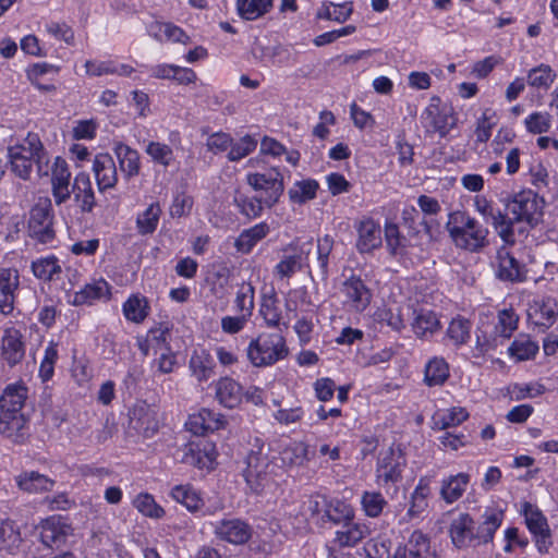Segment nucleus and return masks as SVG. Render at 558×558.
I'll return each instance as SVG.
<instances>
[{
  "mask_svg": "<svg viewBox=\"0 0 558 558\" xmlns=\"http://www.w3.org/2000/svg\"><path fill=\"white\" fill-rule=\"evenodd\" d=\"M275 465L266 451L265 444L255 438L246 457L243 476L250 489L262 494L272 485Z\"/></svg>",
  "mask_w": 558,
  "mask_h": 558,
  "instance_id": "nucleus-1",
  "label": "nucleus"
},
{
  "mask_svg": "<svg viewBox=\"0 0 558 558\" xmlns=\"http://www.w3.org/2000/svg\"><path fill=\"white\" fill-rule=\"evenodd\" d=\"M447 229L460 248L476 252L487 244V229L470 218L465 211H450Z\"/></svg>",
  "mask_w": 558,
  "mask_h": 558,
  "instance_id": "nucleus-2",
  "label": "nucleus"
},
{
  "mask_svg": "<svg viewBox=\"0 0 558 558\" xmlns=\"http://www.w3.org/2000/svg\"><path fill=\"white\" fill-rule=\"evenodd\" d=\"M286 338L280 332H262L252 339L246 356L255 367L272 366L289 355Z\"/></svg>",
  "mask_w": 558,
  "mask_h": 558,
  "instance_id": "nucleus-3",
  "label": "nucleus"
},
{
  "mask_svg": "<svg viewBox=\"0 0 558 558\" xmlns=\"http://www.w3.org/2000/svg\"><path fill=\"white\" fill-rule=\"evenodd\" d=\"M27 398L23 384L9 385L0 397V434L13 437L24 425L21 410Z\"/></svg>",
  "mask_w": 558,
  "mask_h": 558,
  "instance_id": "nucleus-4",
  "label": "nucleus"
},
{
  "mask_svg": "<svg viewBox=\"0 0 558 558\" xmlns=\"http://www.w3.org/2000/svg\"><path fill=\"white\" fill-rule=\"evenodd\" d=\"M246 181L255 191L254 199L258 203V209L275 206L284 190L283 177L277 168L248 173Z\"/></svg>",
  "mask_w": 558,
  "mask_h": 558,
  "instance_id": "nucleus-5",
  "label": "nucleus"
},
{
  "mask_svg": "<svg viewBox=\"0 0 558 558\" xmlns=\"http://www.w3.org/2000/svg\"><path fill=\"white\" fill-rule=\"evenodd\" d=\"M519 316L513 310H502L498 313L497 323L494 327V335L492 338L476 335L475 354L477 356L484 355L487 352L497 349L499 344L509 339L517 330Z\"/></svg>",
  "mask_w": 558,
  "mask_h": 558,
  "instance_id": "nucleus-6",
  "label": "nucleus"
},
{
  "mask_svg": "<svg viewBox=\"0 0 558 558\" xmlns=\"http://www.w3.org/2000/svg\"><path fill=\"white\" fill-rule=\"evenodd\" d=\"M342 304L350 311L362 313L372 301V291L360 276L351 274L339 287Z\"/></svg>",
  "mask_w": 558,
  "mask_h": 558,
  "instance_id": "nucleus-7",
  "label": "nucleus"
},
{
  "mask_svg": "<svg viewBox=\"0 0 558 558\" xmlns=\"http://www.w3.org/2000/svg\"><path fill=\"white\" fill-rule=\"evenodd\" d=\"M40 148V138L35 133H28L25 140L9 148L12 171L23 180L29 178L33 169V151Z\"/></svg>",
  "mask_w": 558,
  "mask_h": 558,
  "instance_id": "nucleus-8",
  "label": "nucleus"
},
{
  "mask_svg": "<svg viewBox=\"0 0 558 558\" xmlns=\"http://www.w3.org/2000/svg\"><path fill=\"white\" fill-rule=\"evenodd\" d=\"M541 214L542 211H498V216L495 217L496 230L506 244H512L514 233L525 231L523 222L533 226Z\"/></svg>",
  "mask_w": 558,
  "mask_h": 558,
  "instance_id": "nucleus-9",
  "label": "nucleus"
},
{
  "mask_svg": "<svg viewBox=\"0 0 558 558\" xmlns=\"http://www.w3.org/2000/svg\"><path fill=\"white\" fill-rule=\"evenodd\" d=\"M170 495L189 511L201 512L202 515H213L223 509V502L219 499L207 505L201 494L190 484L174 486Z\"/></svg>",
  "mask_w": 558,
  "mask_h": 558,
  "instance_id": "nucleus-10",
  "label": "nucleus"
},
{
  "mask_svg": "<svg viewBox=\"0 0 558 558\" xmlns=\"http://www.w3.org/2000/svg\"><path fill=\"white\" fill-rule=\"evenodd\" d=\"M41 543L49 548H59L72 542L74 529L62 517L52 515L39 525Z\"/></svg>",
  "mask_w": 558,
  "mask_h": 558,
  "instance_id": "nucleus-11",
  "label": "nucleus"
},
{
  "mask_svg": "<svg viewBox=\"0 0 558 558\" xmlns=\"http://www.w3.org/2000/svg\"><path fill=\"white\" fill-rule=\"evenodd\" d=\"M404 465L405 459L399 448L391 446L381 450L376 466L377 483L386 485L399 482Z\"/></svg>",
  "mask_w": 558,
  "mask_h": 558,
  "instance_id": "nucleus-12",
  "label": "nucleus"
},
{
  "mask_svg": "<svg viewBox=\"0 0 558 558\" xmlns=\"http://www.w3.org/2000/svg\"><path fill=\"white\" fill-rule=\"evenodd\" d=\"M422 121L428 132L438 133L444 137L456 126L457 118L452 108L432 102L423 112Z\"/></svg>",
  "mask_w": 558,
  "mask_h": 558,
  "instance_id": "nucleus-13",
  "label": "nucleus"
},
{
  "mask_svg": "<svg viewBox=\"0 0 558 558\" xmlns=\"http://www.w3.org/2000/svg\"><path fill=\"white\" fill-rule=\"evenodd\" d=\"M522 514L529 531L535 536L539 551H546L550 544V533L546 517L534 505L525 501L522 504Z\"/></svg>",
  "mask_w": 558,
  "mask_h": 558,
  "instance_id": "nucleus-14",
  "label": "nucleus"
},
{
  "mask_svg": "<svg viewBox=\"0 0 558 558\" xmlns=\"http://www.w3.org/2000/svg\"><path fill=\"white\" fill-rule=\"evenodd\" d=\"M217 538L233 545L245 544L252 536V527L239 518L222 519L214 524Z\"/></svg>",
  "mask_w": 558,
  "mask_h": 558,
  "instance_id": "nucleus-15",
  "label": "nucleus"
},
{
  "mask_svg": "<svg viewBox=\"0 0 558 558\" xmlns=\"http://www.w3.org/2000/svg\"><path fill=\"white\" fill-rule=\"evenodd\" d=\"M527 316L537 327L548 329L558 319V302L551 296L536 299L530 305Z\"/></svg>",
  "mask_w": 558,
  "mask_h": 558,
  "instance_id": "nucleus-16",
  "label": "nucleus"
},
{
  "mask_svg": "<svg viewBox=\"0 0 558 558\" xmlns=\"http://www.w3.org/2000/svg\"><path fill=\"white\" fill-rule=\"evenodd\" d=\"M53 226V215L51 211H31L27 232L33 240L41 244H48L56 236Z\"/></svg>",
  "mask_w": 558,
  "mask_h": 558,
  "instance_id": "nucleus-17",
  "label": "nucleus"
},
{
  "mask_svg": "<svg viewBox=\"0 0 558 558\" xmlns=\"http://www.w3.org/2000/svg\"><path fill=\"white\" fill-rule=\"evenodd\" d=\"M217 453L215 446L207 440L190 442L183 456V462L198 469H213Z\"/></svg>",
  "mask_w": 558,
  "mask_h": 558,
  "instance_id": "nucleus-18",
  "label": "nucleus"
},
{
  "mask_svg": "<svg viewBox=\"0 0 558 558\" xmlns=\"http://www.w3.org/2000/svg\"><path fill=\"white\" fill-rule=\"evenodd\" d=\"M20 286L19 271L11 267H0V311L10 314L14 307L15 293Z\"/></svg>",
  "mask_w": 558,
  "mask_h": 558,
  "instance_id": "nucleus-19",
  "label": "nucleus"
},
{
  "mask_svg": "<svg viewBox=\"0 0 558 558\" xmlns=\"http://www.w3.org/2000/svg\"><path fill=\"white\" fill-rule=\"evenodd\" d=\"M225 424L222 414L209 409H202L198 413L189 416L185 426L194 435H205L222 428Z\"/></svg>",
  "mask_w": 558,
  "mask_h": 558,
  "instance_id": "nucleus-20",
  "label": "nucleus"
},
{
  "mask_svg": "<svg viewBox=\"0 0 558 558\" xmlns=\"http://www.w3.org/2000/svg\"><path fill=\"white\" fill-rule=\"evenodd\" d=\"M383 244L381 229L374 220H362L357 227L356 250L361 254H369Z\"/></svg>",
  "mask_w": 558,
  "mask_h": 558,
  "instance_id": "nucleus-21",
  "label": "nucleus"
},
{
  "mask_svg": "<svg viewBox=\"0 0 558 558\" xmlns=\"http://www.w3.org/2000/svg\"><path fill=\"white\" fill-rule=\"evenodd\" d=\"M109 298L110 286L105 279L100 278L92 280L76 291L69 303L74 306L90 305L95 301L108 300Z\"/></svg>",
  "mask_w": 558,
  "mask_h": 558,
  "instance_id": "nucleus-22",
  "label": "nucleus"
},
{
  "mask_svg": "<svg viewBox=\"0 0 558 558\" xmlns=\"http://www.w3.org/2000/svg\"><path fill=\"white\" fill-rule=\"evenodd\" d=\"M71 173L68 163L61 157L54 159L51 167L52 195L57 206L70 198L69 182Z\"/></svg>",
  "mask_w": 558,
  "mask_h": 558,
  "instance_id": "nucleus-23",
  "label": "nucleus"
},
{
  "mask_svg": "<svg viewBox=\"0 0 558 558\" xmlns=\"http://www.w3.org/2000/svg\"><path fill=\"white\" fill-rule=\"evenodd\" d=\"M449 533L453 545L458 548H465L473 542L477 543L474 521L468 513H461L452 520Z\"/></svg>",
  "mask_w": 558,
  "mask_h": 558,
  "instance_id": "nucleus-24",
  "label": "nucleus"
},
{
  "mask_svg": "<svg viewBox=\"0 0 558 558\" xmlns=\"http://www.w3.org/2000/svg\"><path fill=\"white\" fill-rule=\"evenodd\" d=\"M505 517V511L497 505L486 507L482 522L480 523L476 537L477 544H487L493 541L496 531L500 527Z\"/></svg>",
  "mask_w": 558,
  "mask_h": 558,
  "instance_id": "nucleus-25",
  "label": "nucleus"
},
{
  "mask_svg": "<svg viewBox=\"0 0 558 558\" xmlns=\"http://www.w3.org/2000/svg\"><path fill=\"white\" fill-rule=\"evenodd\" d=\"M93 171L100 191L111 189L118 181L117 168L109 154H98L93 161Z\"/></svg>",
  "mask_w": 558,
  "mask_h": 558,
  "instance_id": "nucleus-26",
  "label": "nucleus"
},
{
  "mask_svg": "<svg viewBox=\"0 0 558 558\" xmlns=\"http://www.w3.org/2000/svg\"><path fill=\"white\" fill-rule=\"evenodd\" d=\"M430 495L429 482L426 478H420L416 487L412 492L409 501V508L403 520L410 522L420 519L428 508V497Z\"/></svg>",
  "mask_w": 558,
  "mask_h": 558,
  "instance_id": "nucleus-27",
  "label": "nucleus"
},
{
  "mask_svg": "<svg viewBox=\"0 0 558 558\" xmlns=\"http://www.w3.org/2000/svg\"><path fill=\"white\" fill-rule=\"evenodd\" d=\"M215 396L217 401L228 409L238 407L243 398L242 387L230 377H222L215 383Z\"/></svg>",
  "mask_w": 558,
  "mask_h": 558,
  "instance_id": "nucleus-28",
  "label": "nucleus"
},
{
  "mask_svg": "<svg viewBox=\"0 0 558 558\" xmlns=\"http://www.w3.org/2000/svg\"><path fill=\"white\" fill-rule=\"evenodd\" d=\"M131 425L144 437H153L159 428L157 413L145 404L136 407L131 416Z\"/></svg>",
  "mask_w": 558,
  "mask_h": 558,
  "instance_id": "nucleus-29",
  "label": "nucleus"
},
{
  "mask_svg": "<svg viewBox=\"0 0 558 558\" xmlns=\"http://www.w3.org/2000/svg\"><path fill=\"white\" fill-rule=\"evenodd\" d=\"M215 360L205 349H195L189 361V368L197 381H207L215 374Z\"/></svg>",
  "mask_w": 558,
  "mask_h": 558,
  "instance_id": "nucleus-30",
  "label": "nucleus"
},
{
  "mask_svg": "<svg viewBox=\"0 0 558 558\" xmlns=\"http://www.w3.org/2000/svg\"><path fill=\"white\" fill-rule=\"evenodd\" d=\"M369 533L368 527L361 522L349 520L341 524V529L336 532L333 542L340 547H353L364 539Z\"/></svg>",
  "mask_w": 558,
  "mask_h": 558,
  "instance_id": "nucleus-31",
  "label": "nucleus"
},
{
  "mask_svg": "<svg viewBox=\"0 0 558 558\" xmlns=\"http://www.w3.org/2000/svg\"><path fill=\"white\" fill-rule=\"evenodd\" d=\"M2 356L10 366H14L22 361L25 354L22 336L16 329H7L2 337Z\"/></svg>",
  "mask_w": 558,
  "mask_h": 558,
  "instance_id": "nucleus-32",
  "label": "nucleus"
},
{
  "mask_svg": "<svg viewBox=\"0 0 558 558\" xmlns=\"http://www.w3.org/2000/svg\"><path fill=\"white\" fill-rule=\"evenodd\" d=\"M496 258L499 279L506 281H521L523 279L521 265L506 246L498 250Z\"/></svg>",
  "mask_w": 558,
  "mask_h": 558,
  "instance_id": "nucleus-33",
  "label": "nucleus"
},
{
  "mask_svg": "<svg viewBox=\"0 0 558 558\" xmlns=\"http://www.w3.org/2000/svg\"><path fill=\"white\" fill-rule=\"evenodd\" d=\"M470 483L468 473L450 475L441 481L440 496L446 504L451 505L459 500Z\"/></svg>",
  "mask_w": 558,
  "mask_h": 558,
  "instance_id": "nucleus-34",
  "label": "nucleus"
},
{
  "mask_svg": "<svg viewBox=\"0 0 558 558\" xmlns=\"http://www.w3.org/2000/svg\"><path fill=\"white\" fill-rule=\"evenodd\" d=\"M450 376L449 364L441 356L429 359L424 367V384L428 387L442 386Z\"/></svg>",
  "mask_w": 558,
  "mask_h": 558,
  "instance_id": "nucleus-35",
  "label": "nucleus"
},
{
  "mask_svg": "<svg viewBox=\"0 0 558 558\" xmlns=\"http://www.w3.org/2000/svg\"><path fill=\"white\" fill-rule=\"evenodd\" d=\"M469 418V412L462 407H452L445 410H438L433 415V428L445 430L458 426Z\"/></svg>",
  "mask_w": 558,
  "mask_h": 558,
  "instance_id": "nucleus-36",
  "label": "nucleus"
},
{
  "mask_svg": "<svg viewBox=\"0 0 558 558\" xmlns=\"http://www.w3.org/2000/svg\"><path fill=\"white\" fill-rule=\"evenodd\" d=\"M33 275L43 281H54L60 278L62 266L54 255L40 257L31 265Z\"/></svg>",
  "mask_w": 558,
  "mask_h": 558,
  "instance_id": "nucleus-37",
  "label": "nucleus"
},
{
  "mask_svg": "<svg viewBox=\"0 0 558 558\" xmlns=\"http://www.w3.org/2000/svg\"><path fill=\"white\" fill-rule=\"evenodd\" d=\"M412 328L417 337L427 338L440 329V322L434 312L422 308L414 311Z\"/></svg>",
  "mask_w": 558,
  "mask_h": 558,
  "instance_id": "nucleus-38",
  "label": "nucleus"
},
{
  "mask_svg": "<svg viewBox=\"0 0 558 558\" xmlns=\"http://www.w3.org/2000/svg\"><path fill=\"white\" fill-rule=\"evenodd\" d=\"M122 311L128 320L141 324L149 315L150 306L145 296L133 294L123 303Z\"/></svg>",
  "mask_w": 558,
  "mask_h": 558,
  "instance_id": "nucleus-39",
  "label": "nucleus"
},
{
  "mask_svg": "<svg viewBox=\"0 0 558 558\" xmlns=\"http://www.w3.org/2000/svg\"><path fill=\"white\" fill-rule=\"evenodd\" d=\"M19 487L31 494L48 492L53 487L54 482L38 472H24L16 477Z\"/></svg>",
  "mask_w": 558,
  "mask_h": 558,
  "instance_id": "nucleus-40",
  "label": "nucleus"
},
{
  "mask_svg": "<svg viewBox=\"0 0 558 558\" xmlns=\"http://www.w3.org/2000/svg\"><path fill=\"white\" fill-rule=\"evenodd\" d=\"M114 154L119 160L120 170L128 177L137 175L140 172V155L137 150L130 146L118 143L114 147Z\"/></svg>",
  "mask_w": 558,
  "mask_h": 558,
  "instance_id": "nucleus-41",
  "label": "nucleus"
},
{
  "mask_svg": "<svg viewBox=\"0 0 558 558\" xmlns=\"http://www.w3.org/2000/svg\"><path fill=\"white\" fill-rule=\"evenodd\" d=\"M73 193L76 206L80 209H92L97 205L88 174L80 173L75 177Z\"/></svg>",
  "mask_w": 558,
  "mask_h": 558,
  "instance_id": "nucleus-42",
  "label": "nucleus"
},
{
  "mask_svg": "<svg viewBox=\"0 0 558 558\" xmlns=\"http://www.w3.org/2000/svg\"><path fill=\"white\" fill-rule=\"evenodd\" d=\"M329 501L330 500L322 494L316 493L310 495L306 500L303 501L302 513L314 523L323 525Z\"/></svg>",
  "mask_w": 558,
  "mask_h": 558,
  "instance_id": "nucleus-43",
  "label": "nucleus"
},
{
  "mask_svg": "<svg viewBox=\"0 0 558 558\" xmlns=\"http://www.w3.org/2000/svg\"><path fill=\"white\" fill-rule=\"evenodd\" d=\"M22 544L19 525L10 519L0 522V550L14 554Z\"/></svg>",
  "mask_w": 558,
  "mask_h": 558,
  "instance_id": "nucleus-44",
  "label": "nucleus"
},
{
  "mask_svg": "<svg viewBox=\"0 0 558 558\" xmlns=\"http://www.w3.org/2000/svg\"><path fill=\"white\" fill-rule=\"evenodd\" d=\"M429 553V539L421 531H414L403 549H398L397 557L400 558H426Z\"/></svg>",
  "mask_w": 558,
  "mask_h": 558,
  "instance_id": "nucleus-45",
  "label": "nucleus"
},
{
  "mask_svg": "<svg viewBox=\"0 0 558 558\" xmlns=\"http://www.w3.org/2000/svg\"><path fill=\"white\" fill-rule=\"evenodd\" d=\"M272 0H236V12L245 21H255L268 13Z\"/></svg>",
  "mask_w": 558,
  "mask_h": 558,
  "instance_id": "nucleus-46",
  "label": "nucleus"
},
{
  "mask_svg": "<svg viewBox=\"0 0 558 558\" xmlns=\"http://www.w3.org/2000/svg\"><path fill=\"white\" fill-rule=\"evenodd\" d=\"M310 446L304 441H293L281 451V461L290 468L306 465L310 461Z\"/></svg>",
  "mask_w": 558,
  "mask_h": 558,
  "instance_id": "nucleus-47",
  "label": "nucleus"
},
{
  "mask_svg": "<svg viewBox=\"0 0 558 558\" xmlns=\"http://www.w3.org/2000/svg\"><path fill=\"white\" fill-rule=\"evenodd\" d=\"M269 228L266 223L262 222L254 227L241 232L235 240V247L239 252L247 254L252 251L255 244L267 235Z\"/></svg>",
  "mask_w": 558,
  "mask_h": 558,
  "instance_id": "nucleus-48",
  "label": "nucleus"
},
{
  "mask_svg": "<svg viewBox=\"0 0 558 558\" xmlns=\"http://www.w3.org/2000/svg\"><path fill=\"white\" fill-rule=\"evenodd\" d=\"M538 352V344L526 335L518 336L508 348L510 357L518 362L533 359Z\"/></svg>",
  "mask_w": 558,
  "mask_h": 558,
  "instance_id": "nucleus-49",
  "label": "nucleus"
},
{
  "mask_svg": "<svg viewBox=\"0 0 558 558\" xmlns=\"http://www.w3.org/2000/svg\"><path fill=\"white\" fill-rule=\"evenodd\" d=\"M353 519L354 510L349 504L341 500H330L327 507L324 524L330 522L337 525H341Z\"/></svg>",
  "mask_w": 558,
  "mask_h": 558,
  "instance_id": "nucleus-50",
  "label": "nucleus"
},
{
  "mask_svg": "<svg viewBox=\"0 0 558 558\" xmlns=\"http://www.w3.org/2000/svg\"><path fill=\"white\" fill-rule=\"evenodd\" d=\"M385 242L389 254L392 257H402L407 253V239L401 235L399 229L393 223L385 226Z\"/></svg>",
  "mask_w": 558,
  "mask_h": 558,
  "instance_id": "nucleus-51",
  "label": "nucleus"
},
{
  "mask_svg": "<svg viewBox=\"0 0 558 558\" xmlns=\"http://www.w3.org/2000/svg\"><path fill=\"white\" fill-rule=\"evenodd\" d=\"M259 313L268 327H278L280 325L282 318L281 310L274 292L263 295Z\"/></svg>",
  "mask_w": 558,
  "mask_h": 558,
  "instance_id": "nucleus-52",
  "label": "nucleus"
},
{
  "mask_svg": "<svg viewBox=\"0 0 558 558\" xmlns=\"http://www.w3.org/2000/svg\"><path fill=\"white\" fill-rule=\"evenodd\" d=\"M507 390L512 400L521 401L542 396L545 393L546 388L538 381H532L526 384H511L508 386Z\"/></svg>",
  "mask_w": 558,
  "mask_h": 558,
  "instance_id": "nucleus-53",
  "label": "nucleus"
},
{
  "mask_svg": "<svg viewBox=\"0 0 558 558\" xmlns=\"http://www.w3.org/2000/svg\"><path fill=\"white\" fill-rule=\"evenodd\" d=\"M255 289L250 282H242L236 291L234 304L238 313L252 316L254 310Z\"/></svg>",
  "mask_w": 558,
  "mask_h": 558,
  "instance_id": "nucleus-54",
  "label": "nucleus"
},
{
  "mask_svg": "<svg viewBox=\"0 0 558 558\" xmlns=\"http://www.w3.org/2000/svg\"><path fill=\"white\" fill-rule=\"evenodd\" d=\"M471 323L462 317L453 318L448 328L447 336L454 343V345L460 347L465 344L471 336Z\"/></svg>",
  "mask_w": 558,
  "mask_h": 558,
  "instance_id": "nucleus-55",
  "label": "nucleus"
},
{
  "mask_svg": "<svg viewBox=\"0 0 558 558\" xmlns=\"http://www.w3.org/2000/svg\"><path fill=\"white\" fill-rule=\"evenodd\" d=\"M317 190L318 183L315 180L299 181L289 190V197L293 203L302 205L306 201L313 199Z\"/></svg>",
  "mask_w": 558,
  "mask_h": 558,
  "instance_id": "nucleus-56",
  "label": "nucleus"
},
{
  "mask_svg": "<svg viewBox=\"0 0 558 558\" xmlns=\"http://www.w3.org/2000/svg\"><path fill=\"white\" fill-rule=\"evenodd\" d=\"M353 12V3L348 1L340 4L329 2L324 4L318 12V17L336 21L339 23L345 22Z\"/></svg>",
  "mask_w": 558,
  "mask_h": 558,
  "instance_id": "nucleus-57",
  "label": "nucleus"
},
{
  "mask_svg": "<svg viewBox=\"0 0 558 558\" xmlns=\"http://www.w3.org/2000/svg\"><path fill=\"white\" fill-rule=\"evenodd\" d=\"M556 78V73L547 64H541L529 71L527 84L532 87L548 89Z\"/></svg>",
  "mask_w": 558,
  "mask_h": 558,
  "instance_id": "nucleus-58",
  "label": "nucleus"
},
{
  "mask_svg": "<svg viewBox=\"0 0 558 558\" xmlns=\"http://www.w3.org/2000/svg\"><path fill=\"white\" fill-rule=\"evenodd\" d=\"M133 506L145 517L159 519L165 514V510L156 502L154 496L148 493L138 494L133 500Z\"/></svg>",
  "mask_w": 558,
  "mask_h": 558,
  "instance_id": "nucleus-59",
  "label": "nucleus"
},
{
  "mask_svg": "<svg viewBox=\"0 0 558 558\" xmlns=\"http://www.w3.org/2000/svg\"><path fill=\"white\" fill-rule=\"evenodd\" d=\"M361 504L366 515L376 518L383 512L387 501L378 492H364Z\"/></svg>",
  "mask_w": 558,
  "mask_h": 558,
  "instance_id": "nucleus-60",
  "label": "nucleus"
},
{
  "mask_svg": "<svg viewBox=\"0 0 558 558\" xmlns=\"http://www.w3.org/2000/svg\"><path fill=\"white\" fill-rule=\"evenodd\" d=\"M145 151L155 162L165 167L170 166L174 159L172 148L169 145L159 142H150Z\"/></svg>",
  "mask_w": 558,
  "mask_h": 558,
  "instance_id": "nucleus-61",
  "label": "nucleus"
},
{
  "mask_svg": "<svg viewBox=\"0 0 558 558\" xmlns=\"http://www.w3.org/2000/svg\"><path fill=\"white\" fill-rule=\"evenodd\" d=\"M58 360L57 343L50 342L45 349L44 359L39 367V376L44 381L51 379L54 373V364Z\"/></svg>",
  "mask_w": 558,
  "mask_h": 558,
  "instance_id": "nucleus-62",
  "label": "nucleus"
},
{
  "mask_svg": "<svg viewBox=\"0 0 558 558\" xmlns=\"http://www.w3.org/2000/svg\"><path fill=\"white\" fill-rule=\"evenodd\" d=\"M524 123L530 133H546L551 128V116L547 112H533L525 118Z\"/></svg>",
  "mask_w": 558,
  "mask_h": 558,
  "instance_id": "nucleus-63",
  "label": "nucleus"
},
{
  "mask_svg": "<svg viewBox=\"0 0 558 558\" xmlns=\"http://www.w3.org/2000/svg\"><path fill=\"white\" fill-rule=\"evenodd\" d=\"M256 146L257 142L253 137L246 135L239 142L231 144L229 147L230 150L228 153V159L230 161H238L254 151Z\"/></svg>",
  "mask_w": 558,
  "mask_h": 558,
  "instance_id": "nucleus-64",
  "label": "nucleus"
}]
</instances>
